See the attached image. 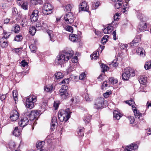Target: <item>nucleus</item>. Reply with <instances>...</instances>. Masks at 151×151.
Returning a JSON list of instances; mask_svg holds the SVG:
<instances>
[{
    "mask_svg": "<svg viewBox=\"0 0 151 151\" xmlns=\"http://www.w3.org/2000/svg\"><path fill=\"white\" fill-rule=\"evenodd\" d=\"M73 52L72 50L64 51L60 54L59 57L56 59V62H58L60 64L64 63L65 61H68L73 56Z\"/></svg>",
    "mask_w": 151,
    "mask_h": 151,
    "instance_id": "1",
    "label": "nucleus"
},
{
    "mask_svg": "<svg viewBox=\"0 0 151 151\" xmlns=\"http://www.w3.org/2000/svg\"><path fill=\"white\" fill-rule=\"evenodd\" d=\"M71 112L69 109H66L65 111L61 110L59 111L58 117L59 120L62 122H66L70 117Z\"/></svg>",
    "mask_w": 151,
    "mask_h": 151,
    "instance_id": "2",
    "label": "nucleus"
},
{
    "mask_svg": "<svg viewBox=\"0 0 151 151\" xmlns=\"http://www.w3.org/2000/svg\"><path fill=\"white\" fill-rule=\"evenodd\" d=\"M135 75V72L134 70L128 67L125 69L124 72L122 73V78L124 80H127L130 77H133Z\"/></svg>",
    "mask_w": 151,
    "mask_h": 151,
    "instance_id": "3",
    "label": "nucleus"
},
{
    "mask_svg": "<svg viewBox=\"0 0 151 151\" xmlns=\"http://www.w3.org/2000/svg\"><path fill=\"white\" fill-rule=\"evenodd\" d=\"M53 9V6L50 4H45L42 7V12L44 14L47 15L52 13Z\"/></svg>",
    "mask_w": 151,
    "mask_h": 151,
    "instance_id": "4",
    "label": "nucleus"
},
{
    "mask_svg": "<svg viewBox=\"0 0 151 151\" xmlns=\"http://www.w3.org/2000/svg\"><path fill=\"white\" fill-rule=\"evenodd\" d=\"M26 106L30 109H32L34 106V103L36 101L35 96H31L26 99Z\"/></svg>",
    "mask_w": 151,
    "mask_h": 151,
    "instance_id": "5",
    "label": "nucleus"
},
{
    "mask_svg": "<svg viewBox=\"0 0 151 151\" xmlns=\"http://www.w3.org/2000/svg\"><path fill=\"white\" fill-rule=\"evenodd\" d=\"M65 21L68 24H71L75 19L74 15L71 12H69L64 17Z\"/></svg>",
    "mask_w": 151,
    "mask_h": 151,
    "instance_id": "6",
    "label": "nucleus"
},
{
    "mask_svg": "<svg viewBox=\"0 0 151 151\" xmlns=\"http://www.w3.org/2000/svg\"><path fill=\"white\" fill-rule=\"evenodd\" d=\"M104 99L103 97L98 98L96 100L94 104V107L97 109H101L103 106Z\"/></svg>",
    "mask_w": 151,
    "mask_h": 151,
    "instance_id": "7",
    "label": "nucleus"
},
{
    "mask_svg": "<svg viewBox=\"0 0 151 151\" xmlns=\"http://www.w3.org/2000/svg\"><path fill=\"white\" fill-rule=\"evenodd\" d=\"M39 116V112L38 111L36 110H32L29 114V120H32L35 119L37 118Z\"/></svg>",
    "mask_w": 151,
    "mask_h": 151,
    "instance_id": "8",
    "label": "nucleus"
},
{
    "mask_svg": "<svg viewBox=\"0 0 151 151\" xmlns=\"http://www.w3.org/2000/svg\"><path fill=\"white\" fill-rule=\"evenodd\" d=\"M19 116V114L16 110H13L10 114V119L14 121L17 120Z\"/></svg>",
    "mask_w": 151,
    "mask_h": 151,
    "instance_id": "9",
    "label": "nucleus"
},
{
    "mask_svg": "<svg viewBox=\"0 0 151 151\" xmlns=\"http://www.w3.org/2000/svg\"><path fill=\"white\" fill-rule=\"evenodd\" d=\"M38 11L37 10H35L32 12L30 16L31 20L33 22L36 21L38 18Z\"/></svg>",
    "mask_w": 151,
    "mask_h": 151,
    "instance_id": "10",
    "label": "nucleus"
},
{
    "mask_svg": "<svg viewBox=\"0 0 151 151\" xmlns=\"http://www.w3.org/2000/svg\"><path fill=\"white\" fill-rule=\"evenodd\" d=\"M80 6L79 9V12L84 11L88 12V6L87 5V3L85 1H83L80 4Z\"/></svg>",
    "mask_w": 151,
    "mask_h": 151,
    "instance_id": "11",
    "label": "nucleus"
},
{
    "mask_svg": "<svg viewBox=\"0 0 151 151\" xmlns=\"http://www.w3.org/2000/svg\"><path fill=\"white\" fill-rule=\"evenodd\" d=\"M29 120L27 118L25 117L22 118L19 122L18 124L21 127H23L28 124Z\"/></svg>",
    "mask_w": 151,
    "mask_h": 151,
    "instance_id": "12",
    "label": "nucleus"
},
{
    "mask_svg": "<svg viewBox=\"0 0 151 151\" xmlns=\"http://www.w3.org/2000/svg\"><path fill=\"white\" fill-rule=\"evenodd\" d=\"M138 147L137 144L133 143L132 145L127 146L125 149V151H134V150L137 149Z\"/></svg>",
    "mask_w": 151,
    "mask_h": 151,
    "instance_id": "13",
    "label": "nucleus"
},
{
    "mask_svg": "<svg viewBox=\"0 0 151 151\" xmlns=\"http://www.w3.org/2000/svg\"><path fill=\"white\" fill-rule=\"evenodd\" d=\"M147 27V23L141 22L139 24L138 26L139 31L144 32L146 30Z\"/></svg>",
    "mask_w": 151,
    "mask_h": 151,
    "instance_id": "14",
    "label": "nucleus"
},
{
    "mask_svg": "<svg viewBox=\"0 0 151 151\" xmlns=\"http://www.w3.org/2000/svg\"><path fill=\"white\" fill-rule=\"evenodd\" d=\"M58 124L57 117L55 116L53 117L51 121V129L54 130L55 129V126Z\"/></svg>",
    "mask_w": 151,
    "mask_h": 151,
    "instance_id": "15",
    "label": "nucleus"
},
{
    "mask_svg": "<svg viewBox=\"0 0 151 151\" xmlns=\"http://www.w3.org/2000/svg\"><path fill=\"white\" fill-rule=\"evenodd\" d=\"M59 94L62 99H66L68 96L69 94L67 90H60Z\"/></svg>",
    "mask_w": 151,
    "mask_h": 151,
    "instance_id": "16",
    "label": "nucleus"
},
{
    "mask_svg": "<svg viewBox=\"0 0 151 151\" xmlns=\"http://www.w3.org/2000/svg\"><path fill=\"white\" fill-rule=\"evenodd\" d=\"M139 81L140 83L143 85L146 84L147 80V78L145 76H140L139 78Z\"/></svg>",
    "mask_w": 151,
    "mask_h": 151,
    "instance_id": "17",
    "label": "nucleus"
},
{
    "mask_svg": "<svg viewBox=\"0 0 151 151\" xmlns=\"http://www.w3.org/2000/svg\"><path fill=\"white\" fill-rule=\"evenodd\" d=\"M137 18L141 22H145L148 19V18L141 13H139L137 14Z\"/></svg>",
    "mask_w": 151,
    "mask_h": 151,
    "instance_id": "18",
    "label": "nucleus"
},
{
    "mask_svg": "<svg viewBox=\"0 0 151 151\" xmlns=\"http://www.w3.org/2000/svg\"><path fill=\"white\" fill-rule=\"evenodd\" d=\"M141 41V39L139 37H136L130 43L131 46H136L138 45V42Z\"/></svg>",
    "mask_w": 151,
    "mask_h": 151,
    "instance_id": "19",
    "label": "nucleus"
},
{
    "mask_svg": "<svg viewBox=\"0 0 151 151\" xmlns=\"http://www.w3.org/2000/svg\"><path fill=\"white\" fill-rule=\"evenodd\" d=\"M45 142L44 141H38L36 143V147L38 149H42V148L45 145Z\"/></svg>",
    "mask_w": 151,
    "mask_h": 151,
    "instance_id": "20",
    "label": "nucleus"
},
{
    "mask_svg": "<svg viewBox=\"0 0 151 151\" xmlns=\"http://www.w3.org/2000/svg\"><path fill=\"white\" fill-rule=\"evenodd\" d=\"M0 43L1 46L3 48H5L8 45L7 40L5 38H2L1 39Z\"/></svg>",
    "mask_w": 151,
    "mask_h": 151,
    "instance_id": "21",
    "label": "nucleus"
},
{
    "mask_svg": "<svg viewBox=\"0 0 151 151\" xmlns=\"http://www.w3.org/2000/svg\"><path fill=\"white\" fill-rule=\"evenodd\" d=\"M69 39L73 42L77 41L78 40L77 35L73 34H71L69 36Z\"/></svg>",
    "mask_w": 151,
    "mask_h": 151,
    "instance_id": "22",
    "label": "nucleus"
},
{
    "mask_svg": "<svg viewBox=\"0 0 151 151\" xmlns=\"http://www.w3.org/2000/svg\"><path fill=\"white\" fill-rule=\"evenodd\" d=\"M113 116L117 120L119 119L122 116L121 114L116 110L114 111L113 112Z\"/></svg>",
    "mask_w": 151,
    "mask_h": 151,
    "instance_id": "23",
    "label": "nucleus"
},
{
    "mask_svg": "<svg viewBox=\"0 0 151 151\" xmlns=\"http://www.w3.org/2000/svg\"><path fill=\"white\" fill-rule=\"evenodd\" d=\"M47 32L50 37V40L52 41H55V38L53 32L51 30H48Z\"/></svg>",
    "mask_w": 151,
    "mask_h": 151,
    "instance_id": "24",
    "label": "nucleus"
},
{
    "mask_svg": "<svg viewBox=\"0 0 151 151\" xmlns=\"http://www.w3.org/2000/svg\"><path fill=\"white\" fill-rule=\"evenodd\" d=\"M9 147L12 149L11 151H20L19 150H15L16 146L15 143L14 142H11L9 143Z\"/></svg>",
    "mask_w": 151,
    "mask_h": 151,
    "instance_id": "25",
    "label": "nucleus"
},
{
    "mask_svg": "<svg viewBox=\"0 0 151 151\" xmlns=\"http://www.w3.org/2000/svg\"><path fill=\"white\" fill-rule=\"evenodd\" d=\"M20 131L19 130L18 127H16L13 132V134L16 136L18 137L20 135Z\"/></svg>",
    "mask_w": 151,
    "mask_h": 151,
    "instance_id": "26",
    "label": "nucleus"
},
{
    "mask_svg": "<svg viewBox=\"0 0 151 151\" xmlns=\"http://www.w3.org/2000/svg\"><path fill=\"white\" fill-rule=\"evenodd\" d=\"M53 86L52 85H48L46 86L45 90L47 92H51L53 89Z\"/></svg>",
    "mask_w": 151,
    "mask_h": 151,
    "instance_id": "27",
    "label": "nucleus"
},
{
    "mask_svg": "<svg viewBox=\"0 0 151 151\" xmlns=\"http://www.w3.org/2000/svg\"><path fill=\"white\" fill-rule=\"evenodd\" d=\"M84 129L83 127L79 128L77 130V132L78 135L81 137H83L84 136Z\"/></svg>",
    "mask_w": 151,
    "mask_h": 151,
    "instance_id": "28",
    "label": "nucleus"
},
{
    "mask_svg": "<svg viewBox=\"0 0 151 151\" xmlns=\"http://www.w3.org/2000/svg\"><path fill=\"white\" fill-rule=\"evenodd\" d=\"M133 112L135 117L136 118L139 119L140 118V117L142 116V113L139 112V111H138L137 109L134 110V111Z\"/></svg>",
    "mask_w": 151,
    "mask_h": 151,
    "instance_id": "29",
    "label": "nucleus"
},
{
    "mask_svg": "<svg viewBox=\"0 0 151 151\" xmlns=\"http://www.w3.org/2000/svg\"><path fill=\"white\" fill-rule=\"evenodd\" d=\"M55 76L56 79L58 80L63 78L64 77V75L61 72H58L55 73Z\"/></svg>",
    "mask_w": 151,
    "mask_h": 151,
    "instance_id": "30",
    "label": "nucleus"
},
{
    "mask_svg": "<svg viewBox=\"0 0 151 151\" xmlns=\"http://www.w3.org/2000/svg\"><path fill=\"white\" fill-rule=\"evenodd\" d=\"M122 1H118L114 2V5L115 9H118L120 7L122 6Z\"/></svg>",
    "mask_w": 151,
    "mask_h": 151,
    "instance_id": "31",
    "label": "nucleus"
},
{
    "mask_svg": "<svg viewBox=\"0 0 151 151\" xmlns=\"http://www.w3.org/2000/svg\"><path fill=\"white\" fill-rule=\"evenodd\" d=\"M146 70L151 68V60L148 61L145 63L144 66Z\"/></svg>",
    "mask_w": 151,
    "mask_h": 151,
    "instance_id": "32",
    "label": "nucleus"
},
{
    "mask_svg": "<svg viewBox=\"0 0 151 151\" xmlns=\"http://www.w3.org/2000/svg\"><path fill=\"white\" fill-rule=\"evenodd\" d=\"M91 120V116L88 114H86L85 115L83 120L86 123H89Z\"/></svg>",
    "mask_w": 151,
    "mask_h": 151,
    "instance_id": "33",
    "label": "nucleus"
},
{
    "mask_svg": "<svg viewBox=\"0 0 151 151\" xmlns=\"http://www.w3.org/2000/svg\"><path fill=\"white\" fill-rule=\"evenodd\" d=\"M36 29L34 27L32 26L29 28V32L32 35H34L36 32Z\"/></svg>",
    "mask_w": 151,
    "mask_h": 151,
    "instance_id": "34",
    "label": "nucleus"
},
{
    "mask_svg": "<svg viewBox=\"0 0 151 151\" xmlns=\"http://www.w3.org/2000/svg\"><path fill=\"white\" fill-rule=\"evenodd\" d=\"M31 3L33 4L36 5L38 4H41L43 3L42 0H30Z\"/></svg>",
    "mask_w": 151,
    "mask_h": 151,
    "instance_id": "35",
    "label": "nucleus"
},
{
    "mask_svg": "<svg viewBox=\"0 0 151 151\" xmlns=\"http://www.w3.org/2000/svg\"><path fill=\"white\" fill-rule=\"evenodd\" d=\"M13 30L15 33H18L20 30V27L18 25H15L13 28Z\"/></svg>",
    "mask_w": 151,
    "mask_h": 151,
    "instance_id": "36",
    "label": "nucleus"
},
{
    "mask_svg": "<svg viewBox=\"0 0 151 151\" xmlns=\"http://www.w3.org/2000/svg\"><path fill=\"white\" fill-rule=\"evenodd\" d=\"M97 52L99 53V51H98L97 52H93V54L91 55V57L92 59H94V60L96 59L98 57Z\"/></svg>",
    "mask_w": 151,
    "mask_h": 151,
    "instance_id": "37",
    "label": "nucleus"
},
{
    "mask_svg": "<svg viewBox=\"0 0 151 151\" xmlns=\"http://www.w3.org/2000/svg\"><path fill=\"white\" fill-rule=\"evenodd\" d=\"M21 6L23 9L26 10H27L28 8V3L27 1H24L23 4H22Z\"/></svg>",
    "mask_w": 151,
    "mask_h": 151,
    "instance_id": "38",
    "label": "nucleus"
},
{
    "mask_svg": "<svg viewBox=\"0 0 151 151\" xmlns=\"http://www.w3.org/2000/svg\"><path fill=\"white\" fill-rule=\"evenodd\" d=\"M64 29L66 30L73 32V29L71 27L69 26L68 25L65 26L64 27Z\"/></svg>",
    "mask_w": 151,
    "mask_h": 151,
    "instance_id": "39",
    "label": "nucleus"
},
{
    "mask_svg": "<svg viewBox=\"0 0 151 151\" xmlns=\"http://www.w3.org/2000/svg\"><path fill=\"white\" fill-rule=\"evenodd\" d=\"M71 101L72 103H76L79 102V100L78 97L77 96L72 98L71 99Z\"/></svg>",
    "mask_w": 151,
    "mask_h": 151,
    "instance_id": "40",
    "label": "nucleus"
},
{
    "mask_svg": "<svg viewBox=\"0 0 151 151\" xmlns=\"http://www.w3.org/2000/svg\"><path fill=\"white\" fill-rule=\"evenodd\" d=\"M101 66V68H102V71L103 72H105L109 69L108 67L106 65L104 64H102Z\"/></svg>",
    "mask_w": 151,
    "mask_h": 151,
    "instance_id": "41",
    "label": "nucleus"
},
{
    "mask_svg": "<svg viewBox=\"0 0 151 151\" xmlns=\"http://www.w3.org/2000/svg\"><path fill=\"white\" fill-rule=\"evenodd\" d=\"M29 47L31 52H35L36 48L35 45L31 44L29 46Z\"/></svg>",
    "mask_w": 151,
    "mask_h": 151,
    "instance_id": "42",
    "label": "nucleus"
},
{
    "mask_svg": "<svg viewBox=\"0 0 151 151\" xmlns=\"http://www.w3.org/2000/svg\"><path fill=\"white\" fill-rule=\"evenodd\" d=\"M10 35V32H5V31H4L3 33L4 37L3 38H5L6 39L7 38H8L9 37Z\"/></svg>",
    "mask_w": 151,
    "mask_h": 151,
    "instance_id": "43",
    "label": "nucleus"
},
{
    "mask_svg": "<svg viewBox=\"0 0 151 151\" xmlns=\"http://www.w3.org/2000/svg\"><path fill=\"white\" fill-rule=\"evenodd\" d=\"M72 8V6L71 5L68 4L65 6V10L67 11H70Z\"/></svg>",
    "mask_w": 151,
    "mask_h": 151,
    "instance_id": "44",
    "label": "nucleus"
},
{
    "mask_svg": "<svg viewBox=\"0 0 151 151\" xmlns=\"http://www.w3.org/2000/svg\"><path fill=\"white\" fill-rule=\"evenodd\" d=\"M22 39V36L20 35H17L15 38V40L17 41H21Z\"/></svg>",
    "mask_w": 151,
    "mask_h": 151,
    "instance_id": "45",
    "label": "nucleus"
},
{
    "mask_svg": "<svg viewBox=\"0 0 151 151\" xmlns=\"http://www.w3.org/2000/svg\"><path fill=\"white\" fill-rule=\"evenodd\" d=\"M126 104H128L129 105L131 106L132 105L134 104V102L132 99L126 101H125Z\"/></svg>",
    "mask_w": 151,
    "mask_h": 151,
    "instance_id": "46",
    "label": "nucleus"
},
{
    "mask_svg": "<svg viewBox=\"0 0 151 151\" xmlns=\"http://www.w3.org/2000/svg\"><path fill=\"white\" fill-rule=\"evenodd\" d=\"M51 136L48 135L46 138L45 140L48 143H50L51 142L52 139H51Z\"/></svg>",
    "mask_w": 151,
    "mask_h": 151,
    "instance_id": "47",
    "label": "nucleus"
},
{
    "mask_svg": "<svg viewBox=\"0 0 151 151\" xmlns=\"http://www.w3.org/2000/svg\"><path fill=\"white\" fill-rule=\"evenodd\" d=\"M119 45L121 49L125 50L127 48L128 46V45L127 44H123L122 43H120Z\"/></svg>",
    "mask_w": 151,
    "mask_h": 151,
    "instance_id": "48",
    "label": "nucleus"
},
{
    "mask_svg": "<svg viewBox=\"0 0 151 151\" xmlns=\"http://www.w3.org/2000/svg\"><path fill=\"white\" fill-rule=\"evenodd\" d=\"M27 20L25 18H24L22 19V21L21 22V25L22 27H25L26 26V24L25 23L26 22Z\"/></svg>",
    "mask_w": 151,
    "mask_h": 151,
    "instance_id": "49",
    "label": "nucleus"
},
{
    "mask_svg": "<svg viewBox=\"0 0 151 151\" xmlns=\"http://www.w3.org/2000/svg\"><path fill=\"white\" fill-rule=\"evenodd\" d=\"M69 83V80L68 78L67 79H65L63 80L62 82L59 83V84H68Z\"/></svg>",
    "mask_w": 151,
    "mask_h": 151,
    "instance_id": "50",
    "label": "nucleus"
},
{
    "mask_svg": "<svg viewBox=\"0 0 151 151\" xmlns=\"http://www.w3.org/2000/svg\"><path fill=\"white\" fill-rule=\"evenodd\" d=\"M139 54L141 57H144L145 56V51L143 48H142V50H141V52Z\"/></svg>",
    "mask_w": 151,
    "mask_h": 151,
    "instance_id": "51",
    "label": "nucleus"
},
{
    "mask_svg": "<svg viewBox=\"0 0 151 151\" xmlns=\"http://www.w3.org/2000/svg\"><path fill=\"white\" fill-rule=\"evenodd\" d=\"M111 91L106 92L104 94V96L105 98H107L109 96V95L111 94Z\"/></svg>",
    "mask_w": 151,
    "mask_h": 151,
    "instance_id": "52",
    "label": "nucleus"
},
{
    "mask_svg": "<svg viewBox=\"0 0 151 151\" xmlns=\"http://www.w3.org/2000/svg\"><path fill=\"white\" fill-rule=\"evenodd\" d=\"M18 14V11L17 9L15 8H13L12 9V14L14 16L17 15Z\"/></svg>",
    "mask_w": 151,
    "mask_h": 151,
    "instance_id": "53",
    "label": "nucleus"
},
{
    "mask_svg": "<svg viewBox=\"0 0 151 151\" xmlns=\"http://www.w3.org/2000/svg\"><path fill=\"white\" fill-rule=\"evenodd\" d=\"M7 94L5 95L0 94V99L3 101L5 100Z\"/></svg>",
    "mask_w": 151,
    "mask_h": 151,
    "instance_id": "54",
    "label": "nucleus"
},
{
    "mask_svg": "<svg viewBox=\"0 0 151 151\" xmlns=\"http://www.w3.org/2000/svg\"><path fill=\"white\" fill-rule=\"evenodd\" d=\"M129 119L130 122V124H133L134 123L135 119L134 117L130 116L129 118Z\"/></svg>",
    "mask_w": 151,
    "mask_h": 151,
    "instance_id": "55",
    "label": "nucleus"
},
{
    "mask_svg": "<svg viewBox=\"0 0 151 151\" xmlns=\"http://www.w3.org/2000/svg\"><path fill=\"white\" fill-rule=\"evenodd\" d=\"M109 37V36L108 35L105 36L102 38L101 40V42L104 44L107 41V39H104L105 37Z\"/></svg>",
    "mask_w": 151,
    "mask_h": 151,
    "instance_id": "56",
    "label": "nucleus"
},
{
    "mask_svg": "<svg viewBox=\"0 0 151 151\" xmlns=\"http://www.w3.org/2000/svg\"><path fill=\"white\" fill-rule=\"evenodd\" d=\"M86 75L84 73H83L81 74L79 77V79L80 80H83L86 77Z\"/></svg>",
    "mask_w": 151,
    "mask_h": 151,
    "instance_id": "57",
    "label": "nucleus"
},
{
    "mask_svg": "<svg viewBox=\"0 0 151 151\" xmlns=\"http://www.w3.org/2000/svg\"><path fill=\"white\" fill-rule=\"evenodd\" d=\"M85 99L86 101H91L92 100V99L89 98V95L87 94L86 95Z\"/></svg>",
    "mask_w": 151,
    "mask_h": 151,
    "instance_id": "58",
    "label": "nucleus"
},
{
    "mask_svg": "<svg viewBox=\"0 0 151 151\" xmlns=\"http://www.w3.org/2000/svg\"><path fill=\"white\" fill-rule=\"evenodd\" d=\"M21 65L22 66L24 67L27 65V63L26 62L25 60H23L21 63Z\"/></svg>",
    "mask_w": 151,
    "mask_h": 151,
    "instance_id": "59",
    "label": "nucleus"
},
{
    "mask_svg": "<svg viewBox=\"0 0 151 151\" xmlns=\"http://www.w3.org/2000/svg\"><path fill=\"white\" fill-rule=\"evenodd\" d=\"M72 62L73 63H75L78 62V58L77 57H75L72 58L71 60Z\"/></svg>",
    "mask_w": 151,
    "mask_h": 151,
    "instance_id": "60",
    "label": "nucleus"
},
{
    "mask_svg": "<svg viewBox=\"0 0 151 151\" xmlns=\"http://www.w3.org/2000/svg\"><path fill=\"white\" fill-rule=\"evenodd\" d=\"M112 35H113V38L114 40H116L117 39V38L116 37V31L113 32Z\"/></svg>",
    "mask_w": 151,
    "mask_h": 151,
    "instance_id": "61",
    "label": "nucleus"
},
{
    "mask_svg": "<svg viewBox=\"0 0 151 151\" xmlns=\"http://www.w3.org/2000/svg\"><path fill=\"white\" fill-rule=\"evenodd\" d=\"M107 86L108 84L107 83V82L104 81L102 85V89H104V87H106Z\"/></svg>",
    "mask_w": 151,
    "mask_h": 151,
    "instance_id": "62",
    "label": "nucleus"
},
{
    "mask_svg": "<svg viewBox=\"0 0 151 151\" xmlns=\"http://www.w3.org/2000/svg\"><path fill=\"white\" fill-rule=\"evenodd\" d=\"M24 1L21 0H18L17 1V4L21 6H22V5L23 4Z\"/></svg>",
    "mask_w": 151,
    "mask_h": 151,
    "instance_id": "63",
    "label": "nucleus"
},
{
    "mask_svg": "<svg viewBox=\"0 0 151 151\" xmlns=\"http://www.w3.org/2000/svg\"><path fill=\"white\" fill-rule=\"evenodd\" d=\"M42 27L44 29H46L47 28V26L46 24L42 23Z\"/></svg>",
    "mask_w": 151,
    "mask_h": 151,
    "instance_id": "64",
    "label": "nucleus"
}]
</instances>
